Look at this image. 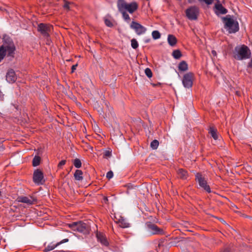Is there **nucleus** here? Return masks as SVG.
<instances>
[{"mask_svg": "<svg viewBox=\"0 0 252 252\" xmlns=\"http://www.w3.org/2000/svg\"><path fill=\"white\" fill-rule=\"evenodd\" d=\"M64 8L68 9H69V3H65L63 5Z\"/></svg>", "mask_w": 252, "mask_h": 252, "instance_id": "nucleus-39", "label": "nucleus"}, {"mask_svg": "<svg viewBox=\"0 0 252 252\" xmlns=\"http://www.w3.org/2000/svg\"><path fill=\"white\" fill-rule=\"evenodd\" d=\"M105 25L109 27H111L113 26V24L111 22V21L109 20V19H105Z\"/></svg>", "mask_w": 252, "mask_h": 252, "instance_id": "nucleus-32", "label": "nucleus"}, {"mask_svg": "<svg viewBox=\"0 0 252 252\" xmlns=\"http://www.w3.org/2000/svg\"><path fill=\"white\" fill-rule=\"evenodd\" d=\"M66 163V160H61L58 164V167L59 168H61L63 165H64Z\"/></svg>", "mask_w": 252, "mask_h": 252, "instance_id": "nucleus-35", "label": "nucleus"}, {"mask_svg": "<svg viewBox=\"0 0 252 252\" xmlns=\"http://www.w3.org/2000/svg\"><path fill=\"white\" fill-rule=\"evenodd\" d=\"M235 51L234 58L238 60H242L250 58L251 52L246 45H243L235 47Z\"/></svg>", "mask_w": 252, "mask_h": 252, "instance_id": "nucleus-3", "label": "nucleus"}, {"mask_svg": "<svg viewBox=\"0 0 252 252\" xmlns=\"http://www.w3.org/2000/svg\"><path fill=\"white\" fill-rule=\"evenodd\" d=\"M77 66V64H74L71 67V72H73L75 70H76V67Z\"/></svg>", "mask_w": 252, "mask_h": 252, "instance_id": "nucleus-37", "label": "nucleus"}, {"mask_svg": "<svg viewBox=\"0 0 252 252\" xmlns=\"http://www.w3.org/2000/svg\"><path fill=\"white\" fill-rule=\"evenodd\" d=\"M194 74L191 72H188L185 74L183 78L182 83L184 86L186 88H190L192 87Z\"/></svg>", "mask_w": 252, "mask_h": 252, "instance_id": "nucleus-8", "label": "nucleus"}, {"mask_svg": "<svg viewBox=\"0 0 252 252\" xmlns=\"http://www.w3.org/2000/svg\"><path fill=\"white\" fill-rule=\"evenodd\" d=\"M117 222L119 223V225L123 228H126L129 226V224L127 222L126 219L121 216H120L119 218L117 219Z\"/></svg>", "mask_w": 252, "mask_h": 252, "instance_id": "nucleus-18", "label": "nucleus"}, {"mask_svg": "<svg viewBox=\"0 0 252 252\" xmlns=\"http://www.w3.org/2000/svg\"><path fill=\"white\" fill-rule=\"evenodd\" d=\"M215 12L217 15L220 14H225L227 13L228 10L224 7L220 3H216L215 5Z\"/></svg>", "mask_w": 252, "mask_h": 252, "instance_id": "nucleus-15", "label": "nucleus"}, {"mask_svg": "<svg viewBox=\"0 0 252 252\" xmlns=\"http://www.w3.org/2000/svg\"><path fill=\"white\" fill-rule=\"evenodd\" d=\"M131 45L132 48L136 49L138 47V43L135 39H132L131 40Z\"/></svg>", "mask_w": 252, "mask_h": 252, "instance_id": "nucleus-29", "label": "nucleus"}, {"mask_svg": "<svg viewBox=\"0 0 252 252\" xmlns=\"http://www.w3.org/2000/svg\"><path fill=\"white\" fill-rule=\"evenodd\" d=\"M33 180L36 184L42 185L45 182L43 172L39 169L35 170L33 175Z\"/></svg>", "mask_w": 252, "mask_h": 252, "instance_id": "nucleus-11", "label": "nucleus"}, {"mask_svg": "<svg viewBox=\"0 0 252 252\" xmlns=\"http://www.w3.org/2000/svg\"><path fill=\"white\" fill-rule=\"evenodd\" d=\"M6 52H5V49H4V46L2 45L0 47V56H1V57L2 58V59L4 58V56H5Z\"/></svg>", "mask_w": 252, "mask_h": 252, "instance_id": "nucleus-30", "label": "nucleus"}, {"mask_svg": "<svg viewBox=\"0 0 252 252\" xmlns=\"http://www.w3.org/2000/svg\"><path fill=\"white\" fill-rule=\"evenodd\" d=\"M74 177L75 180L81 181L83 180V172L81 170L77 169L74 174Z\"/></svg>", "mask_w": 252, "mask_h": 252, "instance_id": "nucleus-22", "label": "nucleus"}, {"mask_svg": "<svg viewBox=\"0 0 252 252\" xmlns=\"http://www.w3.org/2000/svg\"><path fill=\"white\" fill-rule=\"evenodd\" d=\"M172 56L175 59H179L182 57V53L179 50H174L172 54Z\"/></svg>", "mask_w": 252, "mask_h": 252, "instance_id": "nucleus-24", "label": "nucleus"}, {"mask_svg": "<svg viewBox=\"0 0 252 252\" xmlns=\"http://www.w3.org/2000/svg\"><path fill=\"white\" fill-rule=\"evenodd\" d=\"M2 197V191L0 190V199Z\"/></svg>", "mask_w": 252, "mask_h": 252, "instance_id": "nucleus-42", "label": "nucleus"}, {"mask_svg": "<svg viewBox=\"0 0 252 252\" xmlns=\"http://www.w3.org/2000/svg\"><path fill=\"white\" fill-rule=\"evenodd\" d=\"M178 69L181 71H186L188 69V65L186 62L183 61L178 65Z\"/></svg>", "mask_w": 252, "mask_h": 252, "instance_id": "nucleus-21", "label": "nucleus"}, {"mask_svg": "<svg viewBox=\"0 0 252 252\" xmlns=\"http://www.w3.org/2000/svg\"><path fill=\"white\" fill-rule=\"evenodd\" d=\"M117 7L124 19L128 23L130 21V18L127 12L132 14L138 9V5L135 1L126 3L125 0H118Z\"/></svg>", "mask_w": 252, "mask_h": 252, "instance_id": "nucleus-1", "label": "nucleus"}, {"mask_svg": "<svg viewBox=\"0 0 252 252\" xmlns=\"http://www.w3.org/2000/svg\"><path fill=\"white\" fill-rule=\"evenodd\" d=\"M198 1H199L200 2H203V0H198Z\"/></svg>", "mask_w": 252, "mask_h": 252, "instance_id": "nucleus-44", "label": "nucleus"}, {"mask_svg": "<svg viewBox=\"0 0 252 252\" xmlns=\"http://www.w3.org/2000/svg\"><path fill=\"white\" fill-rule=\"evenodd\" d=\"M212 54L214 56H217V52H216L215 50H212Z\"/></svg>", "mask_w": 252, "mask_h": 252, "instance_id": "nucleus-41", "label": "nucleus"}, {"mask_svg": "<svg viewBox=\"0 0 252 252\" xmlns=\"http://www.w3.org/2000/svg\"><path fill=\"white\" fill-rule=\"evenodd\" d=\"M159 145V142L157 140H154L151 142L150 146L153 150H156L158 148Z\"/></svg>", "mask_w": 252, "mask_h": 252, "instance_id": "nucleus-26", "label": "nucleus"}, {"mask_svg": "<svg viewBox=\"0 0 252 252\" xmlns=\"http://www.w3.org/2000/svg\"><path fill=\"white\" fill-rule=\"evenodd\" d=\"M147 225L152 234H163L164 233L163 229H160L155 224L149 222Z\"/></svg>", "mask_w": 252, "mask_h": 252, "instance_id": "nucleus-13", "label": "nucleus"}, {"mask_svg": "<svg viewBox=\"0 0 252 252\" xmlns=\"http://www.w3.org/2000/svg\"><path fill=\"white\" fill-rule=\"evenodd\" d=\"M195 177V180L199 184V186L203 188L207 192L210 193L211 192V189L209 186L207 185L206 179L199 173L196 174Z\"/></svg>", "mask_w": 252, "mask_h": 252, "instance_id": "nucleus-7", "label": "nucleus"}, {"mask_svg": "<svg viewBox=\"0 0 252 252\" xmlns=\"http://www.w3.org/2000/svg\"><path fill=\"white\" fill-rule=\"evenodd\" d=\"M73 164L76 168H79L81 167L82 163L79 159L75 158L74 160Z\"/></svg>", "mask_w": 252, "mask_h": 252, "instance_id": "nucleus-28", "label": "nucleus"}, {"mask_svg": "<svg viewBox=\"0 0 252 252\" xmlns=\"http://www.w3.org/2000/svg\"><path fill=\"white\" fill-rule=\"evenodd\" d=\"M111 156V152L107 150L105 151L104 153V157L105 158H108L110 157Z\"/></svg>", "mask_w": 252, "mask_h": 252, "instance_id": "nucleus-34", "label": "nucleus"}, {"mask_svg": "<svg viewBox=\"0 0 252 252\" xmlns=\"http://www.w3.org/2000/svg\"><path fill=\"white\" fill-rule=\"evenodd\" d=\"M209 133L212 137L215 139L217 140L218 138L217 134V130L213 127H210L209 128Z\"/></svg>", "mask_w": 252, "mask_h": 252, "instance_id": "nucleus-23", "label": "nucleus"}, {"mask_svg": "<svg viewBox=\"0 0 252 252\" xmlns=\"http://www.w3.org/2000/svg\"><path fill=\"white\" fill-rule=\"evenodd\" d=\"M16 79L17 76L14 70L12 69H9L6 75V81L10 83H13L16 81Z\"/></svg>", "mask_w": 252, "mask_h": 252, "instance_id": "nucleus-14", "label": "nucleus"}, {"mask_svg": "<svg viewBox=\"0 0 252 252\" xmlns=\"http://www.w3.org/2000/svg\"><path fill=\"white\" fill-rule=\"evenodd\" d=\"M152 35L154 39H158L160 37V33L158 31H154L152 33Z\"/></svg>", "mask_w": 252, "mask_h": 252, "instance_id": "nucleus-27", "label": "nucleus"}, {"mask_svg": "<svg viewBox=\"0 0 252 252\" xmlns=\"http://www.w3.org/2000/svg\"><path fill=\"white\" fill-rule=\"evenodd\" d=\"M17 200L19 202H22L31 205L36 203L37 199L33 196H20L18 197Z\"/></svg>", "mask_w": 252, "mask_h": 252, "instance_id": "nucleus-9", "label": "nucleus"}, {"mask_svg": "<svg viewBox=\"0 0 252 252\" xmlns=\"http://www.w3.org/2000/svg\"><path fill=\"white\" fill-rule=\"evenodd\" d=\"M130 28L133 29L137 34L141 35L144 34L147 31L145 27L139 23L132 21L130 25Z\"/></svg>", "mask_w": 252, "mask_h": 252, "instance_id": "nucleus-12", "label": "nucleus"}, {"mask_svg": "<svg viewBox=\"0 0 252 252\" xmlns=\"http://www.w3.org/2000/svg\"><path fill=\"white\" fill-rule=\"evenodd\" d=\"M2 60V58L0 56V62Z\"/></svg>", "mask_w": 252, "mask_h": 252, "instance_id": "nucleus-43", "label": "nucleus"}, {"mask_svg": "<svg viewBox=\"0 0 252 252\" xmlns=\"http://www.w3.org/2000/svg\"><path fill=\"white\" fill-rule=\"evenodd\" d=\"M187 17L190 20H196L199 14V9L196 6H191L186 10Z\"/></svg>", "mask_w": 252, "mask_h": 252, "instance_id": "nucleus-5", "label": "nucleus"}, {"mask_svg": "<svg viewBox=\"0 0 252 252\" xmlns=\"http://www.w3.org/2000/svg\"><path fill=\"white\" fill-rule=\"evenodd\" d=\"M52 29V26L49 24L40 23L38 25V31L40 32L42 35L47 37L49 36V32L51 31Z\"/></svg>", "mask_w": 252, "mask_h": 252, "instance_id": "nucleus-10", "label": "nucleus"}, {"mask_svg": "<svg viewBox=\"0 0 252 252\" xmlns=\"http://www.w3.org/2000/svg\"><path fill=\"white\" fill-rule=\"evenodd\" d=\"M167 41L171 46H175L177 42L176 37L172 34H169L167 37Z\"/></svg>", "mask_w": 252, "mask_h": 252, "instance_id": "nucleus-19", "label": "nucleus"}, {"mask_svg": "<svg viewBox=\"0 0 252 252\" xmlns=\"http://www.w3.org/2000/svg\"><path fill=\"white\" fill-rule=\"evenodd\" d=\"M203 2H204L207 5H210L213 2V0H203Z\"/></svg>", "mask_w": 252, "mask_h": 252, "instance_id": "nucleus-36", "label": "nucleus"}, {"mask_svg": "<svg viewBox=\"0 0 252 252\" xmlns=\"http://www.w3.org/2000/svg\"><path fill=\"white\" fill-rule=\"evenodd\" d=\"M145 73L148 77L151 78L152 77L153 74L151 70L149 68H146L145 69Z\"/></svg>", "mask_w": 252, "mask_h": 252, "instance_id": "nucleus-31", "label": "nucleus"}, {"mask_svg": "<svg viewBox=\"0 0 252 252\" xmlns=\"http://www.w3.org/2000/svg\"><path fill=\"white\" fill-rule=\"evenodd\" d=\"M96 237L98 241L103 246H107L108 242L106 237L101 233H97Z\"/></svg>", "mask_w": 252, "mask_h": 252, "instance_id": "nucleus-17", "label": "nucleus"}, {"mask_svg": "<svg viewBox=\"0 0 252 252\" xmlns=\"http://www.w3.org/2000/svg\"><path fill=\"white\" fill-rule=\"evenodd\" d=\"M41 158L38 156H35L32 160V165L33 166H37L39 165L40 163Z\"/></svg>", "mask_w": 252, "mask_h": 252, "instance_id": "nucleus-25", "label": "nucleus"}, {"mask_svg": "<svg viewBox=\"0 0 252 252\" xmlns=\"http://www.w3.org/2000/svg\"><path fill=\"white\" fill-rule=\"evenodd\" d=\"M69 227L73 231H77L84 234H86L89 232L87 224L81 221L70 223L69 224Z\"/></svg>", "mask_w": 252, "mask_h": 252, "instance_id": "nucleus-4", "label": "nucleus"}, {"mask_svg": "<svg viewBox=\"0 0 252 252\" xmlns=\"http://www.w3.org/2000/svg\"><path fill=\"white\" fill-rule=\"evenodd\" d=\"M69 241L68 239H64L59 242L57 243L56 244L51 243L49 244L44 250V252H48L54 250L56 247L59 246L60 245L64 243L67 242Z\"/></svg>", "mask_w": 252, "mask_h": 252, "instance_id": "nucleus-16", "label": "nucleus"}, {"mask_svg": "<svg viewBox=\"0 0 252 252\" xmlns=\"http://www.w3.org/2000/svg\"><path fill=\"white\" fill-rule=\"evenodd\" d=\"M221 19L224 24V28L229 33H234L239 31V23L233 16L227 15Z\"/></svg>", "mask_w": 252, "mask_h": 252, "instance_id": "nucleus-2", "label": "nucleus"}, {"mask_svg": "<svg viewBox=\"0 0 252 252\" xmlns=\"http://www.w3.org/2000/svg\"><path fill=\"white\" fill-rule=\"evenodd\" d=\"M113 177V172L112 171H108L106 174V177L108 179L112 178Z\"/></svg>", "mask_w": 252, "mask_h": 252, "instance_id": "nucleus-33", "label": "nucleus"}, {"mask_svg": "<svg viewBox=\"0 0 252 252\" xmlns=\"http://www.w3.org/2000/svg\"><path fill=\"white\" fill-rule=\"evenodd\" d=\"M178 175L179 178L182 179H187L188 177L187 172L183 169H179L177 171Z\"/></svg>", "mask_w": 252, "mask_h": 252, "instance_id": "nucleus-20", "label": "nucleus"}, {"mask_svg": "<svg viewBox=\"0 0 252 252\" xmlns=\"http://www.w3.org/2000/svg\"><path fill=\"white\" fill-rule=\"evenodd\" d=\"M248 66L252 68V58L250 62L249 63Z\"/></svg>", "mask_w": 252, "mask_h": 252, "instance_id": "nucleus-40", "label": "nucleus"}, {"mask_svg": "<svg viewBox=\"0 0 252 252\" xmlns=\"http://www.w3.org/2000/svg\"><path fill=\"white\" fill-rule=\"evenodd\" d=\"M188 1L190 4H193L196 2V0H188Z\"/></svg>", "mask_w": 252, "mask_h": 252, "instance_id": "nucleus-38", "label": "nucleus"}, {"mask_svg": "<svg viewBox=\"0 0 252 252\" xmlns=\"http://www.w3.org/2000/svg\"><path fill=\"white\" fill-rule=\"evenodd\" d=\"M216 0L218 1V3H220L219 2V0Z\"/></svg>", "mask_w": 252, "mask_h": 252, "instance_id": "nucleus-45", "label": "nucleus"}, {"mask_svg": "<svg viewBox=\"0 0 252 252\" xmlns=\"http://www.w3.org/2000/svg\"><path fill=\"white\" fill-rule=\"evenodd\" d=\"M3 46L5 49V52L7 53L8 55L11 56L15 50L14 44L11 39L6 36L3 37Z\"/></svg>", "mask_w": 252, "mask_h": 252, "instance_id": "nucleus-6", "label": "nucleus"}]
</instances>
